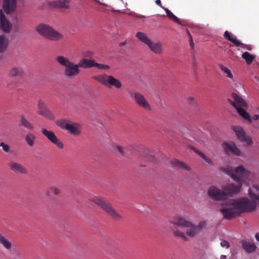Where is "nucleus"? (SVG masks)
<instances>
[{"mask_svg": "<svg viewBox=\"0 0 259 259\" xmlns=\"http://www.w3.org/2000/svg\"><path fill=\"white\" fill-rule=\"evenodd\" d=\"M220 259H227V256L225 255H221Z\"/></svg>", "mask_w": 259, "mask_h": 259, "instance_id": "50", "label": "nucleus"}, {"mask_svg": "<svg viewBox=\"0 0 259 259\" xmlns=\"http://www.w3.org/2000/svg\"><path fill=\"white\" fill-rule=\"evenodd\" d=\"M38 114L50 120H54L55 116L52 112L49 110L45 103L39 101L37 104Z\"/></svg>", "mask_w": 259, "mask_h": 259, "instance_id": "18", "label": "nucleus"}, {"mask_svg": "<svg viewBox=\"0 0 259 259\" xmlns=\"http://www.w3.org/2000/svg\"><path fill=\"white\" fill-rule=\"evenodd\" d=\"M155 3L159 6L161 8H162L163 9V8H164V7H163L162 6V4H161V1L160 0H156L155 1Z\"/></svg>", "mask_w": 259, "mask_h": 259, "instance_id": "47", "label": "nucleus"}, {"mask_svg": "<svg viewBox=\"0 0 259 259\" xmlns=\"http://www.w3.org/2000/svg\"><path fill=\"white\" fill-rule=\"evenodd\" d=\"M134 99L136 104L147 111L151 110V107L146 98L142 94L137 92L134 94Z\"/></svg>", "mask_w": 259, "mask_h": 259, "instance_id": "17", "label": "nucleus"}, {"mask_svg": "<svg viewBox=\"0 0 259 259\" xmlns=\"http://www.w3.org/2000/svg\"><path fill=\"white\" fill-rule=\"evenodd\" d=\"M10 169L15 174L26 175L27 174L26 168L21 163L10 161L8 163Z\"/></svg>", "mask_w": 259, "mask_h": 259, "instance_id": "19", "label": "nucleus"}, {"mask_svg": "<svg viewBox=\"0 0 259 259\" xmlns=\"http://www.w3.org/2000/svg\"><path fill=\"white\" fill-rule=\"evenodd\" d=\"M95 67H97L100 70H108L110 69V66L106 64H101L95 62Z\"/></svg>", "mask_w": 259, "mask_h": 259, "instance_id": "38", "label": "nucleus"}, {"mask_svg": "<svg viewBox=\"0 0 259 259\" xmlns=\"http://www.w3.org/2000/svg\"><path fill=\"white\" fill-rule=\"evenodd\" d=\"M58 9H68L69 7L70 0H58Z\"/></svg>", "mask_w": 259, "mask_h": 259, "instance_id": "36", "label": "nucleus"}, {"mask_svg": "<svg viewBox=\"0 0 259 259\" xmlns=\"http://www.w3.org/2000/svg\"><path fill=\"white\" fill-rule=\"evenodd\" d=\"M89 200L99 206L108 215L113 219L118 220L122 219V216L112 206L111 204L103 198L95 196L90 198Z\"/></svg>", "mask_w": 259, "mask_h": 259, "instance_id": "6", "label": "nucleus"}, {"mask_svg": "<svg viewBox=\"0 0 259 259\" xmlns=\"http://www.w3.org/2000/svg\"><path fill=\"white\" fill-rule=\"evenodd\" d=\"M222 146L227 155H233L236 156H240L242 155L241 151L233 142L225 141L222 143Z\"/></svg>", "mask_w": 259, "mask_h": 259, "instance_id": "15", "label": "nucleus"}, {"mask_svg": "<svg viewBox=\"0 0 259 259\" xmlns=\"http://www.w3.org/2000/svg\"><path fill=\"white\" fill-rule=\"evenodd\" d=\"M49 190L54 195L56 196H59L61 193V189L56 186H51L49 188Z\"/></svg>", "mask_w": 259, "mask_h": 259, "instance_id": "37", "label": "nucleus"}, {"mask_svg": "<svg viewBox=\"0 0 259 259\" xmlns=\"http://www.w3.org/2000/svg\"><path fill=\"white\" fill-rule=\"evenodd\" d=\"M136 38L147 46L148 49L155 54H161L163 52L162 44L160 41L154 42L144 32L139 31L136 34Z\"/></svg>", "mask_w": 259, "mask_h": 259, "instance_id": "7", "label": "nucleus"}, {"mask_svg": "<svg viewBox=\"0 0 259 259\" xmlns=\"http://www.w3.org/2000/svg\"><path fill=\"white\" fill-rule=\"evenodd\" d=\"M170 163L174 166H177L184 170H190L191 169V167L190 166L186 165L183 161H179L177 159H174L171 160Z\"/></svg>", "mask_w": 259, "mask_h": 259, "instance_id": "26", "label": "nucleus"}, {"mask_svg": "<svg viewBox=\"0 0 259 259\" xmlns=\"http://www.w3.org/2000/svg\"><path fill=\"white\" fill-rule=\"evenodd\" d=\"M224 200L229 197H233L239 193L242 189L241 185H236L234 183H229L222 187Z\"/></svg>", "mask_w": 259, "mask_h": 259, "instance_id": "12", "label": "nucleus"}, {"mask_svg": "<svg viewBox=\"0 0 259 259\" xmlns=\"http://www.w3.org/2000/svg\"><path fill=\"white\" fill-rule=\"evenodd\" d=\"M163 9L165 11L166 16L171 20L175 22L180 23V20L177 18L171 11H170L167 8H163Z\"/></svg>", "mask_w": 259, "mask_h": 259, "instance_id": "35", "label": "nucleus"}, {"mask_svg": "<svg viewBox=\"0 0 259 259\" xmlns=\"http://www.w3.org/2000/svg\"><path fill=\"white\" fill-rule=\"evenodd\" d=\"M220 68L222 70V71L226 74V76L231 79H233L234 78V76L231 70H230L226 66H224L222 64L219 65Z\"/></svg>", "mask_w": 259, "mask_h": 259, "instance_id": "32", "label": "nucleus"}, {"mask_svg": "<svg viewBox=\"0 0 259 259\" xmlns=\"http://www.w3.org/2000/svg\"><path fill=\"white\" fill-rule=\"evenodd\" d=\"M221 245L223 247H225L226 248H228L230 247L229 243L226 240H222L221 242Z\"/></svg>", "mask_w": 259, "mask_h": 259, "instance_id": "42", "label": "nucleus"}, {"mask_svg": "<svg viewBox=\"0 0 259 259\" xmlns=\"http://www.w3.org/2000/svg\"><path fill=\"white\" fill-rule=\"evenodd\" d=\"M187 103L190 105L193 106L197 104V102L195 100L194 97L189 96L187 99Z\"/></svg>", "mask_w": 259, "mask_h": 259, "instance_id": "39", "label": "nucleus"}, {"mask_svg": "<svg viewBox=\"0 0 259 259\" xmlns=\"http://www.w3.org/2000/svg\"><path fill=\"white\" fill-rule=\"evenodd\" d=\"M35 30L39 35L51 40L59 41L64 38L62 33L47 24L39 23L36 26Z\"/></svg>", "mask_w": 259, "mask_h": 259, "instance_id": "4", "label": "nucleus"}, {"mask_svg": "<svg viewBox=\"0 0 259 259\" xmlns=\"http://www.w3.org/2000/svg\"><path fill=\"white\" fill-rule=\"evenodd\" d=\"M22 72V69L20 68L12 67L9 69L8 75L9 77L17 76L21 75Z\"/></svg>", "mask_w": 259, "mask_h": 259, "instance_id": "29", "label": "nucleus"}, {"mask_svg": "<svg viewBox=\"0 0 259 259\" xmlns=\"http://www.w3.org/2000/svg\"><path fill=\"white\" fill-rule=\"evenodd\" d=\"M192 149L196 154H197L200 157H201L205 162L210 166H214V164L213 161L211 160L210 158L207 156L205 155L203 152L200 151L198 149L193 148Z\"/></svg>", "mask_w": 259, "mask_h": 259, "instance_id": "25", "label": "nucleus"}, {"mask_svg": "<svg viewBox=\"0 0 259 259\" xmlns=\"http://www.w3.org/2000/svg\"><path fill=\"white\" fill-rule=\"evenodd\" d=\"M50 192H51V191L49 189L48 190H47L46 192H45V194L47 196V197H49L50 196Z\"/></svg>", "mask_w": 259, "mask_h": 259, "instance_id": "49", "label": "nucleus"}, {"mask_svg": "<svg viewBox=\"0 0 259 259\" xmlns=\"http://www.w3.org/2000/svg\"><path fill=\"white\" fill-rule=\"evenodd\" d=\"M187 34H188V35L189 36V41H190V44H191V45L192 46H193V39H192V36L191 35V34L189 32V31H187Z\"/></svg>", "mask_w": 259, "mask_h": 259, "instance_id": "43", "label": "nucleus"}, {"mask_svg": "<svg viewBox=\"0 0 259 259\" xmlns=\"http://www.w3.org/2000/svg\"><path fill=\"white\" fill-rule=\"evenodd\" d=\"M41 132L47 139L59 150H62L64 148L65 145L63 142L58 138L53 131H48L45 128H42L41 129Z\"/></svg>", "mask_w": 259, "mask_h": 259, "instance_id": "13", "label": "nucleus"}, {"mask_svg": "<svg viewBox=\"0 0 259 259\" xmlns=\"http://www.w3.org/2000/svg\"><path fill=\"white\" fill-rule=\"evenodd\" d=\"M0 146L2 147V149L4 151L6 152H9L10 150V147L8 145L6 144L4 142H1L0 143Z\"/></svg>", "mask_w": 259, "mask_h": 259, "instance_id": "40", "label": "nucleus"}, {"mask_svg": "<svg viewBox=\"0 0 259 259\" xmlns=\"http://www.w3.org/2000/svg\"><path fill=\"white\" fill-rule=\"evenodd\" d=\"M20 125L29 130H33L34 128L33 124L23 115L20 117Z\"/></svg>", "mask_w": 259, "mask_h": 259, "instance_id": "24", "label": "nucleus"}, {"mask_svg": "<svg viewBox=\"0 0 259 259\" xmlns=\"http://www.w3.org/2000/svg\"><path fill=\"white\" fill-rule=\"evenodd\" d=\"M241 46L242 48H245L246 49H247V50H251V47L250 46H248V45H244L243 44V45H240V46Z\"/></svg>", "mask_w": 259, "mask_h": 259, "instance_id": "44", "label": "nucleus"}, {"mask_svg": "<svg viewBox=\"0 0 259 259\" xmlns=\"http://www.w3.org/2000/svg\"><path fill=\"white\" fill-rule=\"evenodd\" d=\"M250 118L251 119V121H249L250 122H251L252 121V119H253V120H255L258 119H259V115L256 114V115H253L252 116V117H250Z\"/></svg>", "mask_w": 259, "mask_h": 259, "instance_id": "46", "label": "nucleus"}, {"mask_svg": "<svg viewBox=\"0 0 259 259\" xmlns=\"http://www.w3.org/2000/svg\"><path fill=\"white\" fill-rule=\"evenodd\" d=\"M125 44V42H123L121 43V44H120V45H121V46H123V45H124Z\"/></svg>", "mask_w": 259, "mask_h": 259, "instance_id": "51", "label": "nucleus"}, {"mask_svg": "<svg viewBox=\"0 0 259 259\" xmlns=\"http://www.w3.org/2000/svg\"><path fill=\"white\" fill-rule=\"evenodd\" d=\"M0 244L7 250H10L11 249V243L1 234H0Z\"/></svg>", "mask_w": 259, "mask_h": 259, "instance_id": "31", "label": "nucleus"}, {"mask_svg": "<svg viewBox=\"0 0 259 259\" xmlns=\"http://www.w3.org/2000/svg\"><path fill=\"white\" fill-rule=\"evenodd\" d=\"M56 60L61 66L65 67L64 74L67 77H73L80 73L78 63L74 64L71 62L68 58L63 56H57Z\"/></svg>", "mask_w": 259, "mask_h": 259, "instance_id": "5", "label": "nucleus"}, {"mask_svg": "<svg viewBox=\"0 0 259 259\" xmlns=\"http://www.w3.org/2000/svg\"><path fill=\"white\" fill-rule=\"evenodd\" d=\"M115 149H116L117 151H118V152H119L120 154H121V155H124V151H123V148H122V146H119V145H116V146H115Z\"/></svg>", "mask_w": 259, "mask_h": 259, "instance_id": "41", "label": "nucleus"}, {"mask_svg": "<svg viewBox=\"0 0 259 259\" xmlns=\"http://www.w3.org/2000/svg\"><path fill=\"white\" fill-rule=\"evenodd\" d=\"M233 100L228 99V102L236 109L238 114L244 119L251 121L249 114L246 111L247 103L240 96L236 93L232 94Z\"/></svg>", "mask_w": 259, "mask_h": 259, "instance_id": "9", "label": "nucleus"}, {"mask_svg": "<svg viewBox=\"0 0 259 259\" xmlns=\"http://www.w3.org/2000/svg\"><path fill=\"white\" fill-rule=\"evenodd\" d=\"M9 44L8 38L3 35H0V52H4Z\"/></svg>", "mask_w": 259, "mask_h": 259, "instance_id": "30", "label": "nucleus"}, {"mask_svg": "<svg viewBox=\"0 0 259 259\" xmlns=\"http://www.w3.org/2000/svg\"><path fill=\"white\" fill-rule=\"evenodd\" d=\"M93 55V53L91 52H87L86 53L85 55H84V56L85 57H90V56H92Z\"/></svg>", "mask_w": 259, "mask_h": 259, "instance_id": "48", "label": "nucleus"}, {"mask_svg": "<svg viewBox=\"0 0 259 259\" xmlns=\"http://www.w3.org/2000/svg\"><path fill=\"white\" fill-rule=\"evenodd\" d=\"M44 6L50 9H58V1L47 0Z\"/></svg>", "mask_w": 259, "mask_h": 259, "instance_id": "33", "label": "nucleus"}, {"mask_svg": "<svg viewBox=\"0 0 259 259\" xmlns=\"http://www.w3.org/2000/svg\"><path fill=\"white\" fill-rule=\"evenodd\" d=\"M16 6V0H4V10L7 14L13 12Z\"/></svg>", "mask_w": 259, "mask_h": 259, "instance_id": "21", "label": "nucleus"}, {"mask_svg": "<svg viewBox=\"0 0 259 259\" xmlns=\"http://www.w3.org/2000/svg\"><path fill=\"white\" fill-rule=\"evenodd\" d=\"M95 61L93 60L82 59L79 61L78 65L79 67H82L83 68H89L95 67Z\"/></svg>", "mask_w": 259, "mask_h": 259, "instance_id": "23", "label": "nucleus"}, {"mask_svg": "<svg viewBox=\"0 0 259 259\" xmlns=\"http://www.w3.org/2000/svg\"><path fill=\"white\" fill-rule=\"evenodd\" d=\"M36 137L35 135L31 133H28L25 138L27 144L29 147H33L34 145Z\"/></svg>", "mask_w": 259, "mask_h": 259, "instance_id": "28", "label": "nucleus"}, {"mask_svg": "<svg viewBox=\"0 0 259 259\" xmlns=\"http://www.w3.org/2000/svg\"><path fill=\"white\" fill-rule=\"evenodd\" d=\"M136 38L147 46L148 49L155 54H161L163 52L162 44L160 41L154 42L144 32L139 31L136 34Z\"/></svg>", "mask_w": 259, "mask_h": 259, "instance_id": "8", "label": "nucleus"}, {"mask_svg": "<svg viewBox=\"0 0 259 259\" xmlns=\"http://www.w3.org/2000/svg\"><path fill=\"white\" fill-rule=\"evenodd\" d=\"M242 57L245 60L248 64H250L255 59V57L247 52L243 53Z\"/></svg>", "mask_w": 259, "mask_h": 259, "instance_id": "34", "label": "nucleus"}, {"mask_svg": "<svg viewBox=\"0 0 259 259\" xmlns=\"http://www.w3.org/2000/svg\"><path fill=\"white\" fill-rule=\"evenodd\" d=\"M130 14L133 15V16H134L137 18H145V16H144L143 15H138V14L134 13L133 12H132Z\"/></svg>", "mask_w": 259, "mask_h": 259, "instance_id": "45", "label": "nucleus"}, {"mask_svg": "<svg viewBox=\"0 0 259 259\" xmlns=\"http://www.w3.org/2000/svg\"><path fill=\"white\" fill-rule=\"evenodd\" d=\"M0 21L3 31L6 33L10 32L12 26V24L5 18L2 10L0 11Z\"/></svg>", "mask_w": 259, "mask_h": 259, "instance_id": "20", "label": "nucleus"}, {"mask_svg": "<svg viewBox=\"0 0 259 259\" xmlns=\"http://www.w3.org/2000/svg\"><path fill=\"white\" fill-rule=\"evenodd\" d=\"M56 124L63 130L67 131L73 136H79L82 130L80 124L66 119H60L56 121Z\"/></svg>", "mask_w": 259, "mask_h": 259, "instance_id": "10", "label": "nucleus"}, {"mask_svg": "<svg viewBox=\"0 0 259 259\" xmlns=\"http://www.w3.org/2000/svg\"><path fill=\"white\" fill-rule=\"evenodd\" d=\"M93 78L102 85L109 88L113 87L117 90L122 88L121 81L112 75H107L105 73L95 75Z\"/></svg>", "mask_w": 259, "mask_h": 259, "instance_id": "11", "label": "nucleus"}, {"mask_svg": "<svg viewBox=\"0 0 259 259\" xmlns=\"http://www.w3.org/2000/svg\"><path fill=\"white\" fill-rule=\"evenodd\" d=\"M224 36L226 39L232 42L237 47H239L240 45H243L239 40L237 39L236 36H233L228 31H226L225 32Z\"/></svg>", "mask_w": 259, "mask_h": 259, "instance_id": "22", "label": "nucleus"}, {"mask_svg": "<svg viewBox=\"0 0 259 259\" xmlns=\"http://www.w3.org/2000/svg\"><path fill=\"white\" fill-rule=\"evenodd\" d=\"M100 4L102 5L103 6H105L106 5L105 4H102L101 3L98 2Z\"/></svg>", "mask_w": 259, "mask_h": 259, "instance_id": "52", "label": "nucleus"}, {"mask_svg": "<svg viewBox=\"0 0 259 259\" xmlns=\"http://www.w3.org/2000/svg\"><path fill=\"white\" fill-rule=\"evenodd\" d=\"M242 245L243 248L248 253L253 252L256 249L255 244L250 242L242 241Z\"/></svg>", "mask_w": 259, "mask_h": 259, "instance_id": "27", "label": "nucleus"}, {"mask_svg": "<svg viewBox=\"0 0 259 259\" xmlns=\"http://www.w3.org/2000/svg\"><path fill=\"white\" fill-rule=\"evenodd\" d=\"M171 223L182 227L175 230L173 232V235L174 236L179 237L185 241H188L189 238L195 237L206 227L207 224L206 221H202L200 222L197 225H195L191 221L186 220L180 215L174 216Z\"/></svg>", "mask_w": 259, "mask_h": 259, "instance_id": "2", "label": "nucleus"}, {"mask_svg": "<svg viewBox=\"0 0 259 259\" xmlns=\"http://www.w3.org/2000/svg\"><path fill=\"white\" fill-rule=\"evenodd\" d=\"M247 197L231 199L222 202L220 212L224 218L230 220L244 212H252L259 206V184H254L248 190Z\"/></svg>", "mask_w": 259, "mask_h": 259, "instance_id": "1", "label": "nucleus"}, {"mask_svg": "<svg viewBox=\"0 0 259 259\" xmlns=\"http://www.w3.org/2000/svg\"><path fill=\"white\" fill-rule=\"evenodd\" d=\"M232 129L235 133L238 140L244 143L247 146L252 144L251 138L246 135L243 128L240 126H233Z\"/></svg>", "mask_w": 259, "mask_h": 259, "instance_id": "14", "label": "nucleus"}, {"mask_svg": "<svg viewBox=\"0 0 259 259\" xmlns=\"http://www.w3.org/2000/svg\"><path fill=\"white\" fill-rule=\"evenodd\" d=\"M207 195L210 198L214 200H224L222 188L220 189L215 185H212L208 187L207 190Z\"/></svg>", "mask_w": 259, "mask_h": 259, "instance_id": "16", "label": "nucleus"}, {"mask_svg": "<svg viewBox=\"0 0 259 259\" xmlns=\"http://www.w3.org/2000/svg\"><path fill=\"white\" fill-rule=\"evenodd\" d=\"M220 170L227 174L234 181L242 186L244 184L249 186V180L254 177L253 173L245 168L242 165L235 168L230 166L222 167Z\"/></svg>", "mask_w": 259, "mask_h": 259, "instance_id": "3", "label": "nucleus"}]
</instances>
